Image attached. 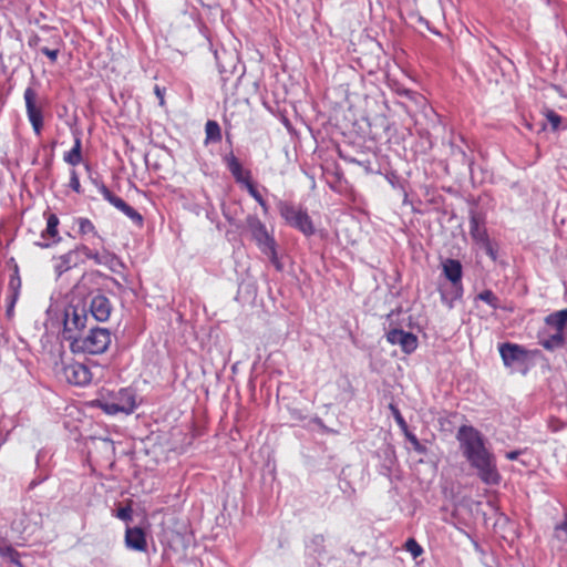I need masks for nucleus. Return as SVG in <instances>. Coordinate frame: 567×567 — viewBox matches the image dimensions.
<instances>
[{
	"label": "nucleus",
	"instance_id": "nucleus-27",
	"mask_svg": "<svg viewBox=\"0 0 567 567\" xmlns=\"http://www.w3.org/2000/svg\"><path fill=\"white\" fill-rule=\"evenodd\" d=\"M79 225V234L82 236L91 235L103 241V238L99 235L94 224L85 217H80L76 219Z\"/></svg>",
	"mask_w": 567,
	"mask_h": 567
},
{
	"label": "nucleus",
	"instance_id": "nucleus-11",
	"mask_svg": "<svg viewBox=\"0 0 567 567\" xmlns=\"http://www.w3.org/2000/svg\"><path fill=\"white\" fill-rule=\"evenodd\" d=\"M53 269L56 277H61L66 271L84 264V258L81 257L79 251V245H76L73 249H70L68 252L60 255L58 257H53Z\"/></svg>",
	"mask_w": 567,
	"mask_h": 567
},
{
	"label": "nucleus",
	"instance_id": "nucleus-23",
	"mask_svg": "<svg viewBox=\"0 0 567 567\" xmlns=\"http://www.w3.org/2000/svg\"><path fill=\"white\" fill-rule=\"evenodd\" d=\"M565 343V334H561L560 332H554L553 334H549L548 337H545L539 341V344L547 351H555L557 349H561L564 348Z\"/></svg>",
	"mask_w": 567,
	"mask_h": 567
},
{
	"label": "nucleus",
	"instance_id": "nucleus-13",
	"mask_svg": "<svg viewBox=\"0 0 567 567\" xmlns=\"http://www.w3.org/2000/svg\"><path fill=\"white\" fill-rule=\"evenodd\" d=\"M89 310L93 319L104 322L111 316L112 305L107 297L96 293L91 297Z\"/></svg>",
	"mask_w": 567,
	"mask_h": 567
},
{
	"label": "nucleus",
	"instance_id": "nucleus-35",
	"mask_svg": "<svg viewBox=\"0 0 567 567\" xmlns=\"http://www.w3.org/2000/svg\"><path fill=\"white\" fill-rule=\"evenodd\" d=\"M69 186L76 193V194H81L82 193V187H81V184H80V179H79V175L76 173L75 169H72L70 172V183H69Z\"/></svg>",
	"mask_w": 567,
	"mask_h": 567
},
{
	"label": "nucleus",
	"instance_id": "nucleus-20",
	"mask_svg": "<svg viewBox=\"0 0 567 567\" xmlns=\"http://www.w3.org/2000/svg\"><path fill=\"white\" fill-rule=\"evenodd\" d=\"M442 272L450 284H463V267L460 260L453 258L443 260Z\"/></svg>",
	"mask_w": 567,
	"mask_h": 567
},
{
	"label": "nucleus",
	"instance_id": "nucleus-24",
	"mask_svg": "<svg viewBox=\"0 0 567 567\" xmlns=\"http://www.w3.org/2000/svg\"><path fill=\"white\" fill-rule=\"evenodd\" d=\"M63 159L72 166L82 162V141L80 136H75L73 147L64 154Z\"/></svg>",
	"mask_w": 567,
	"mask_h": 567
},
{
	"label": "nucleus",
	"instance_id": "nucleus-16",
	"mask_svg": "<svg viewBox=\"0 0 567 567\" xmlns=\"http://www.w3.org/2000/svg\"><path fill=\"white\" fill-rule=\"evenodd\" d=\"M224 162L228 168V171L231 173L233 177L238 184H241L243 186L248 185L251 181V173L248 169H245L238 158L230 153L229 155H226L224 157Z\"/></svg>",
	"mask_w": 567,
	"mask_h": 567
},
{
	"label": "nucleus",
	"instance_id": "nucleus-8",
	"mask_svg": "<svg viewBox=\"0 0 567 567\" xmlns=\"http://www.w3.org/2000/svg\"><path fill=\"white\" fill-rule=\"evenodd\" d=\"M25 111L29 122L37 136H40L43 128V114L41 107L37 105L38 94L32 87H27L23 94Z\"/></svg>",
	"mask_w": 567,
	"mask_h": 567
},
{
	"label": "nucleus",
	"instance_id": "nucleus-44",
	"mask_svg": "<svg viewBox=\"0 0 567 567\" xmlns=\"http://www.w3.org/2000/svg\"><path fill=\"white\" fill-rule=\"evenodd\" d=\"M154 91H155L156 96L159 100V104L163 105L164 104V94H163L162 89L158 85H156Z\"/></svg>",
	"mask_w": 567,
	"mask_h": 567
},
{
	"label": "nucleus",
	"instance_id": "nucleus-2",
	"mask_svg": "<svg viewBox=\"0 0 567 567\" xmlns=\"http://www.w3.org/2000/svg\"><path fill=\"white\" fill-rule=\"evenodd\" d=\"M111 344V333L106 328L91 327L70 344L73 353H104Z\"/></svg>",
	"mask_w": 567,
	"mask_h": 567
},
{
	"label": "nucleus",
	"instance_id": "nucleus-46",
	"mask_svg": "<svg viewBox=\"0 0 567 567\" xmlns=\"http://www.w3.org/2000/svg\"><path fill=\"white\" fill-rule=\"evenodd\" d=\"M91 181L97 187V189L100 190V185L103 184V183L100 182L97 178H91Z\"/></svg>",
	"mask_w": 567,
	"mask_h": 567
},
{
	"label": "nucleus",
	"instance_id": "nucleus-38",
	"mask_svg": "<svg viewBox=\"0 0 567 567\" xmlns=\"http://www.w3.org/2000/svg\"><path fill=\"white\" fill-rule=\"evenodd\" d=\"M556 537L560 540H567V515L559 525L555 528Z\"/></svg>",
	"mask_w": 567,
	"mask_h": 567
},
{
	"label": "nucleus",
	"instance_id": "nucleus-32",
	"mask_svg": "<svg viewBox=\"0 0 567 567\" xmlns=\"http://www.w3.org/2000/svg\"><path fill=\"white\" fill-rule=\"evenodd\" d=\"M405 437L406 440L412 444L413 446V450L419 453V454H422V455H425L427 453V449L424 444H422L419 439L416 437V435H414L413 433L411 432H406L405 433Z\"/></svg>",
	"mask_w": 567,
	"mask_h": 567
},
{
	"label": "nucleus",
	"instance_id": "nucleus-26",
	"mask_svg": "<svg viewBox=\"0 0 567 567\" xmlns=\"http://www.w3.org/2000/svg\"><path fill=\"white\" fill-rule=\"evenodd\" d=\"M21 289V278L19 275L18 265H14L13 272L10 275L9 284H8V295L13 296V300L18 299L20 296Z\"/></svg>",
	"mask_w": 567,
	"mask_h": 567
},
{
	"label": "nucleus",
	"instance_id": "nucleus-21",
	"mask_svg": "<svg viewBox=\"0 0 567 567\" xmlns=\"http://www.w3.org/2000/svg\"><path fill=\"white\" fill-rule=\"evenodd\" d=\"M464 293L463 284H450L449 288H440L441 301L449 308L453 309L457 300L462 299Z\"/></svg>",
	"mask_w": 567,
	"mask_h": 567
},
{
	"label": "nucleus",
	"instance_id": "nucleus-18",
	"mask_svg": "<svg viewBox=\"0 0 567 567\" xmlns=\"http://www.w3.org/2000/svg\"><path fill=\"white\" fill-rule=\"evenodd\" d=\"M58 226H59V218L54 214H50L47 218V227L41 233V238L43 241L37 243L38 246L42 248L51 247L53 244H56L60 241L59 233H58Z\"/></svg>",
	"mask_w": 567,
	"mask_h": 567
},
{
	"label": "nucleus",
	"instance_id": "nucleus-9",
	"mask_svg": "<svg viewBox=\"0 0 567 567\" xmlns=\"http://www.w3.org/2000/svg\"><path fill=\"white\" fill-rule=\"evenodd\" d=\"M63 375L70 384L76 386H85L92 381V372L90 368L78 361L64 364Z\"/></svg>",
	"mask_w": 567,
	"mask_h": 567
},
{
	"label": "nucleus",
	"instance_id": "nucleus-29",
	"mask_svg": "<svg viewBox=\"0 0 567 567\" xmlns=\"http://www.w3.org/2000/svg\"><path fill=\"white\" fill-rule=\"evenodd\" d=\"M476 300L487 303L491 308L497 309L499 307V299L489 289H485L476 296Z\"/></svg>",
	"mask_w": 567,
	"mask_h": 567
},
{
	"label": "nucleus",
	"instance_id": "nucleus-39",
	"mask_svg": "<svg viewBox=\"0 0 567 567\" xmlns=\"http://www.w3.org/2000/svg\"><path fill=\"white\" fill-rule=\"evenodd\" d=\"M547 121L551 125L553 130H557L561 122V116L554 111L547 113Z\"/></svg>",
	"mask_w": 567,
	"mask_h": 567
},
{
	"label": "nucleus",
	"instance_id": "nucleus-7",
	"mask_svg": "<svg viewBox=\"0 0 567 567\" xmlns=\"http://www.w3.org/2000/svg\"><path fill=\"white\" fill-rule=\"evenodd\" d=\"M79 251L81 257L93 260L97 266H104L112 271H116L118 267H123L122 260L109 249L103 248L102 250L90 248L87 245L79 244Z\"/></svg>",
	"mask_w": 567,
	"mask_h": 567
},
{
	"label": "nucleus",
	"instance_id": "nucleus-25",
	"mask_svg": "<svg viewBox=\"0 0 567 567\" xmlns=\"http://www.w3.org/2000/svg\"><path fill=\"white\" fill-rule=\"evenodd\" d=\"M206 140L205 144L217 143L221 141V130L216 121L209 120L205 125Z\"/></svg>",
	"mask_w": 567,
	"mask_h": 567
},
{
	"label": "nucleus",
	"instance_id": "nucleus-22",
	"mask_svg": "<svg viewBox=\"0 0 567 567\" xmlns=\"http://www.w3.org/2000/svg\"><path fill=\"white\" fill-rule=\"evenodd\" d=\"M545 323L546 326L554 329L555 332H560L561 334H565V330L567 327V309L549 313L545 318Z\"/></svg>",
	"mask_w": 567,
	"mask_h": 567
},
{
	"label": "nucleus",
	"instance_id": "nucleus-37",
	"mask_svg": "<svg viewBox=\"0 0 567 567\" xmlns=\"http://www.w3.org/2000/svg\"><path fill=\"white\" fill-rule=\"evenodd\" d=\"M115 516L124 522H131L132 520V508L131 506L120 507L115 514Z\"/></svg>",
	"mask_w": 567,
	"mask_h": 567
},
{
	"label": "nucleus",
	"instance_id": "nucleus-5",
	"mask_svg": "<svg viewBox=\"0 0 567 567\" xmlns=\"http://www.w3.org/2000/svg\"><path fill=\"white\" fill-rule=\"evenodd\" d=\"M87 320L89 316L85 305H69L64 309L63 338L71 344L72 341L84 332Z\"/></svg>",
	"mask_w": 567,
	"mask_h": 567
},
{
	"label": "nucleus",
	"instance_id": "nucleus-40",
	"mask_svg": "<svg viewBox=\"0 0 567 567\" xmlns=\"http://www.w3.org/2000/svg\"><path fill=\"white\" fill-rule=\"evenodd\" d=\"M481 248H483L485 250V252L493 259V260H496V250L494 249L491 240H486L485 243L481 244L480 245Z\"/></svg>",
	"mask_w": 567,
	"mask_h": 567
},
{
	"label": "nucleus",
	"instance_id": "nucleus-33",
	"mask_svg": "<svg viewBox=\"0 0 567 567\" xmlns=\"http://www.w3.org/2000/svg\"><path fill=\"white\" fill-rule=\"evenodd\" d=\"M405 549L413 556V558H417L423 553V548L414 538H409L406 540Z\"/></svg>",
	"mask_w": 567,
	"mask_h": 567
},
{
	"label": "nucleus",
	"instance_id": "nucleus-19",
	"mask_svg": "<svg viewBox=\"0 0 567 567\" xmlns=\"http://www.w3.org/2000/svg\"><path fill=\"white\" fill-rule=\"evenodd\" d=\"M470 235L477 245L489 239L484 218L474 212L470 216Z\"/></svg>",
	"mask_w": 567,
	"mask_h": 567
},
{
	"label": "nucleus",
	"instance_id": "nucleus-43",
	"mask_svg": "<svg viewBox=\"0 0 567 567\" xmlns=\"http://www.w3.org/2000/svg\"><path fill=\"white\" fill-rule=\"evenodd\" d=\"M523 453L522 450L509 451L505 454V457L509 461H515Z\"/></svg>",
	"mask_w": 567,
	"mask_h": 567
},
{
	"label": "nucleus",
	"instance_id": "nucleus-14",
	"mask_svg": "<svg viewBox=\"0 0 567 567\" xmlns=\"http://www.w3.org/2000/svg\"><path fill=\"white\" fill-rule=\"evenodd\" d=\"M386 340L391 344H399L405 353H412L417 347V338L412 332L401 329H392L386 333Z\"/></svg>",
	"mask_w": 567,
	"mask_h": 567
},
{
	"label": "nucleus",
	"instance_id": "nucleus-3",
	"mask_svg": "<svg viewBox=\"0 0 567 567\" xmlns=\"http://www.w3.org/2000/svg\"><path fill=\"white\" fill-rule=\"evenodd\" d=\"M99 406L106 414H131L136 409V394L131 388H122L116 392H107L99 400Z\"/></svg>",
	"mask_w": 567,
	"mask_h": 567
},
{
	"label": "nucleus",
	"instance_id": "nucleus-6",
	"mask_svg": "<svg viewBox=\"0 0 567 567\" xmlns=\"http://www.w3.org/2000/svg\"><path fill=\"white\" fill-rule=\"evenodd\" d=\"M279 213L291 227L298 229L305 236L310 237L315 234L313 223L306 210L289 203H280Z\"/></svg>",
	"mask_w": 567,
	"mask_h": 567
},
{
	"label": "nucleus",
	"instance_id": "nucleus-31",
	"mask_svg": "<svg viewBox=\"0 0 567 567\" xmlns=\"http://www.w3.org/2000/svg\"><path fill=\"white\" fill-rule=\"evenodd\" d=\"M249 195L262 207L264 212L266 213L268 210L267 203L260 195V193L256 189L252 182H250L248 185L245 186Z\"/></svg>",
	"mask_w": 567,
	"mask_h": 567
},
{
	"label": "nucleus",
	"instance_id": "nucleus-10",
	"mask_svg": "<svg viewBox=\"0 0 567 567\" xmlns=\"http://www.w3.org/2000/svg\"><path fill=\"white\" fill-rule=\"evenodd\" d=\"M100 193L103 198L113 205L115 208L121 210L125 216H127L135 225H143L142 215L135 210L132 206L125 203L121 197L114 195L104 184L100 185Z\"/></svg>",
	"mask_w": 567,
	"mask_h": 567
},
{
	"label": "nucleus",
	"instance_id": "nucleus-4",
	"mask_svg": "<svg viewBox=\"0 0 567 567\" xmlns=\"http://www.w3.org/2000/svg\"><path fill=\"white\" fill-rule=\"evenodd\" d=\"M247 226L260 251L268 256L277 270L282 269L276 250V241L267 231L265 224L256 216L247 217Z\"/></svg>",
	"mask_w": 567,
	"mask_h": 567
},
{
	"label": "nucleus",
	"instance_id": "nucleus-1",
	"mask_svg": "<svg viewBox=\"0 0 567 567\" xmlns=\"http://www.w3.org/2000/svg\"><path fill=\"white\" fill-rule=\"evenodd\" d=\"M464 457L476 470L480 480L487 485H497L501 475L495 456L485 446L482 433L472 425H462L456 434Z\"/></svg>",
	"mask_w": 567,
	"mask_h": 567
},
{
	"label": "nucleus",
	"instance_id": "nucleus-15",
	"mask_svg": "<svg viewBox=\"0 0 567 567\" xmlns=\"http://www.w3.org/2000/svg\"><path fill=\"white\" fill-rule=\"evenodd\" d=\"M42 31L44 33H49L48 45H43L40 48V51L47 55L52 63H55L63 45V40L61 35L50 27H42Z\"/></svg>",
	"mask_w": 567,
	"mask_h": 567
},
{
	"label": "nucleus",
	"instance_id": "nucleus-34",
	"mask_svg": "<svg viewBox=\"0 0 567 567\" xmlns=\"http://www.w3.org/2000/svg\"><path fill=\"white\" fill-rule=\"evenodd\" d=\"M324 537L322 535H315L309 543V548L315 553L321 554L323 551Z\"/></svg>",
	"mask_w": 567,
	"mask_h": 567
},
{
	"label": "nucleus",
	"instance_id": "nucleus-41",
	"mask_svg": "<svg viewBox=\"0 0 567 567\" xmlns=\"http://www.w3.org/2000/svg\"><path fill=\"white\" fill-rule=\"evenodd\" d=\"M18 299L13 300V296H7L6 302H7V316L8 318H11L13 316L14 306Z\"/></svg>",
	"mask_w": 567,
	"mask_h": 567
},
{
	"label": "nucleus",
	"instance_id": "nucleus-45",
	"mask_svg": "<svg viewBox=\"0 0 567 567\" xmlns=\"http://www.w3.org/2000/svg\"><path fill=\"white\" fill-rule=\"evenodd\" d=\"M401 94H402V95H405V96H408V97H411L414 93H413L412 91H410V90H403V91L401 92Z\"/></svg>",
	"mask_w": 567,
	"mask_h": 567
},
{
	"label": "nucleus",
	"instance_id": "nucleus-30",
	"mask_svg": "<svg viewBox=\"0 0 567 567\" xmlns=\"http://www.w3.org/2000/svg\"><path fill=\"white\" fill-rule=\"evenodd\" d=\"M42 34H31L29 38H28V45L31 48V49H37V48H41V43H47L48 44V38H49V33H44L42 30H41Z\"/></svg>",
	"mask_w": 567,
	"mask_h": 567
},
{
	"label": "nucleus",
	"instance_id": "nucleus-28",
	"mask_svg": "<svg viewBox=\"0 0 567 567\" xmlns=\"http://www.w3.org/2000/svg\"><path fill=\"white\" fill-rule=\"evenodd\" d=\"M0 556L9 559L12 564L20 565L19 553L6 539H0Z\"/></svg>",
	"mask_w": 567,
	"mask_h": 567
},
{
	"label": "nucleus",
	"instance_id": "nucleus-17",
	"mask_svg": "<svg viewBox=\"0 0 567 567\" xmlns=\"http://www.w3.org/2000/svg\"><path fill=\"white\" fill-rule=\"evenodd\" d=\"M125 546L136 551H145L147 549L146 535L141 527H126Z\"/></svg>",
	"mask_w": 567,
	"mask_h": 567
},
{
	"label": "nucleus",
	"instance_id": "nucleus-42",
	"mask_svg": "<svg viewBox=\"0 0 567 567\" xmlns=\"http://www.w3.org/2000/svg\"><path fill=\"white\" fill-rule=\"evenodd\" d=\"M313 423H316L324 433H333L334 432L333 430L326 426L320 417H315Z\"/></svg>",
	"mask_w": 567,
	"mask_h": 567
},
{
	"label": "nucleus",
	"instance_id": "nucleus-36",
	"mask_svg": "<svg viewBox=\"0 0 567 567\" xmlns=\"http://www.w3.org/2000/svg\"><path fill=\"white\" fill-rule=\"evenodd\" d=\"M390 408L393 411V416H394V420L398 423V425L404 431V433L409 432L408 424H406L404 417L402 416L401 412L399 411V409H396L392 404L390 405Z\"/></svg>",
	"mask_w": 567,
	"mask_h": 567
},
{
	"label": "nucleus",
	"instance_id": "nucleus-12",
	"mask_svg": "<svg viewBox=\"0 0 567 567\" xmlns=\"http://www.w3.org/2000/svg\"><path fill=\"white\" fill-rule=\"evenodd\" d=\"M498 350L504 365L508 368L522 365L528 358L525 348L516 343H502Z\"/></svg>",
	"mask_w": 567,
	"mask_h": 567
}]
</instances>
